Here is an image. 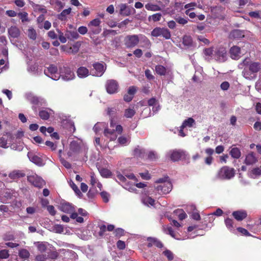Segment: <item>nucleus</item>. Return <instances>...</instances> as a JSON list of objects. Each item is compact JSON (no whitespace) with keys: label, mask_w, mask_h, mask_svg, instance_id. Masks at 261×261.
<instances>
[{"label":"nucleus","mask_w":261,"mask_h":261,"mask_svg":"<svg viewBox=\"0 0 261 261\" xmlns=\"http://www.w3.org/2000/svg\"><path fill=\"white\" fill-rule=\"evenodd\" d=\"M90 178V184L93 186H94L98 182L94 173L91 174Z\"/></svg>","instance_id":"61"},{"label":"nucleus","mask_w":261,"mask_h":261,"mask_svg":"<svg viewBox=\"0 0 261 261\" xmlns=\"http://www.w3.org/2000/svg\"><path fill=\"white\" fill-rule=\"evenodd\" d=\"M155 70L156 72L160 75H164L167 73L166 68L161 65H158L155 66Z\"/></svg>","instance_id":"35"},{"label":"nucleus","mask_w":261,"mask_h":261,"mask_svg":"<svg viewBox=\"0 0 261 261\" xmlns=\"http://www.w3.org/2000/svg\"><path fill=\"white\" fill-rule=\"evenodd\" d=\"M9 254L8 250L4 249L0 251V258L1 259H7L9 257Z\"/></svg>","instance_id":"53"},{"label":"nucleus","mask_w":261,"mask_h":261,"mask_svg":"<svg viewBox=\"0 0 261 261\" xmlns=\"http://www.w3.org/2000/svg\"><path fill=\"white\" fill-rule=\"evenodd\" d=\"M243 63L246 65L242 71L243 76L247 80H251L255 78V74L261 69V65L259 62H248L245 59Z\"/></svg>","instance_id":"2"},{"label":"nucleus","mask_w":261,"mask_h":261,"mask_svg":"<svg viewBox=\"0 0 261 261\" xmlns=\"http://www.w3.org/2000/svg\"><path fill=\"white\" fill-rule=\"evenodd\" d=\"M57 32L58 33V37L61 42L62 43H66L67 42V38L65 36V34H64V33L59 30H57Z\"/></svg>","instance_id":"43"},{"label":"nucleus","mask_w":261,"mask_h":261,"mask_svg":"<svg viewBox=\"0 0 261 261\" xmlns=\"http://www.w3.org/2000/svg\"><path fill=\"white\" fill-rule=\"evenodd\" d=\"M142 202L147 206L153 205L154 204V200L148 196H145L142 199Z\"/></svg>","instance_id":"33"},{"label":"nucleus","mask_w":261,"mask_h":261,"mask_svg":"<svg viewBox=\"0 0 261 261\" xmlns=\"http://www.w3.org/2000/svg\"><path fill=\"white\" fill-rule=\"evenodd\" d=\"M174 213L176 215L178 216V218L181 220L185 219L187 217L186 214L181 209H177L174 211Z\"/></svg>","instance_id":"39"},{"label":"nucleus","mask_w":261,"mask_h":261,"mask_svg":"<svg viewBox=\"0 0 261 261\" xmlns=\"http://www.w3.org/2000/svg\"><path fill=\"white\" fill-rule=\"evenodd\" d=\"M100 175L103 177H109L111 175V171L108 169L101 168L99 170Z\"/></svg>","instance_id":"42"},{"label":"nucleus","mask_w":261,"mask_h":261,"mask_svg":"<svg viewBox=\"0 0 261 261\" xmlns=\"http://www.w3.org/2000/svg\"><path fill=\"white\" fill-rule=\"evenodd\" d=\"M147 241H148L147 245L148 247H151L153 245H154L158 248H162L163 246L162 243L156 238L151 237L148 238Z\"/></svg>","instance_id":"24"},{"label":"nucleus","mask_w":261,"mask_h":261,"mask_svg":"<svg viewBox=\"0 0 261 261\" xmlns=\"http://www.w3.org/2000/svg\"><path fill=\"white\" fill-rule=\"evenodd\" d=\"M195 124V121L192 118H189L185 120L181 126L182 128L186 127H191Z\"/></svg>","instance_id":"28"},{"label":"nucleus","mask_w":261,"mask_h":261,"mask_svg":"<svg viewBox=\"0 0 261 261\" xmlns=\"http://www.w3.org/2000/svg\"><path fill=\"white\" fill-rule=\"evenodd\" d=\"M175 19L177 22L182 25H184L188 22V18H185L181 17H177Z\"/></svg>","instance_id":"56"},{"label":"nucleus","mask_w":261,"mask_h":261,"mask_svg":"<svg viewBox=\"0 0 261 261\" xmlns=\"http://www.w3.org/2000/svg\"><path fill=\"white\" fill-rule=\"evenodd\" d=\"M77 75L80 78H85L90 74L89 70L85 67H80L77 70Z\"/></svg>","instance_id":"25"},{"label":"nucleus","mask_w":261,"mask_h":261,"mask_svg":"<svg viewBox=\"0 0 261 261\" xmlns=\"http://www.w3.org/2000/svg\"><path fill=\"white\" fill-rule=\"evenodd\" d=\"M162 14L161 13H156L151 16H149L148 19L150 20V19H152L153 21L156 22L160 20Z\"/></svg>","instance_id":"50"},{"label":"nucleus","mask_w":261,"mask_h":261,"mask_svg":"<svg viewBox=\"0 0 261 261\" xmlns=\"http://www.w3.org/2000/svg\"><path fill=\"white\" fill-rule=\"evenodd\" d=\"M106 89L107 92L110 94H113L118 92V83L114 80H107L106 83Z\"/></svg>","instance_id":"9"},{"label":"nucleus","mask_w":261,"mask_h":261,"mask_svg":"<svg viewBox=\"0 0 261 261\" xmlns=\"http://www.w3.org/2000/svg\"><path fill=\"white\" fill-rule=\"evenodd\" d=\"M24 174L19 170H15L9 174V177L12 179H17L19 177H23Z\"/></svg>","instance_id":"32"},{"label":"nucleus","mask_w":261,"mask_h":261,"mask_svg":"<svg viewBox=\"0 0 261 261\" xmlns=\"http://www.w3.org/2000/svg\"><path fill=\"white\" fill-rule=\"evenodd\" d=\"M18 16L20 18V19L21 20V21L22 22H28L29 21V18H28V14L27 12H20L18 13Z\"/></svg>","instance_id":"45"},{"label":"nucleus","mask_w":261,"mask_h":261,"mask_svg":"<svg viewBox=\"0 0 261 261\" xmlns=\"http://www.w3.org/2000/svg\"><path fill=\"white\" fill-rule=\"evenodd\" d=\"M137 88L135 86H130L129 87L127 91V93L134 97V95L136 93Z\"/></svg>","instance_id":"63"},{"label":"nucleus","mask_w":261,"mask_h":261,"mask_svg":"<svg viewBox=\"0 0 261 261\" xmlns=\"http://www.w3.org/2000/svg\"><path fill=\"white\" fill-rule=\"evenodd\" d=\"M229 38L231 39H240L244 36L243 32L239 30H235L230 32Z\"/></svg>","instance_id":"26"},{"label":"nucleus","mask_w":261,"mask_h":261,"mask_svg":"<svg viewBox=\"0 0 261 261\" xmlns=\"http://www.w3.org/2000/svg\"><path fill=\"white\" fill-rule=\"evenodd\" d=\"M225 224L226 225V226L229 230H230V231L233 230V220H232L230 218H226L225 220Z\"/></svg>","instance_id":"48"},{"label":"nucleus","mask_w":261,"mask_h":261,"mask_svg":"<svg viewBox=\"0 0 261 261\" xmlns=\"http://www.w3.org/2000/svg\"><path fill=\"white\" fill-rule=\"evenodd\" d=\"M9 38H17L20 35V31L19 28L16 26H11L8 30Z\"/></svg>","instance_id":"20"},{"label":"nucleus","mask_w":261,"mask_h":261,"mask_svg":"<svg viewBox=\"0 0 261 261\" xmlns=\"http://www.w3.org/2000/svg\"><path fill=\"white\" fill-rule=\"evenodd\" d=\"M71 11V8H70L64 10L60 14L58 15V19L62 21L65 20L66 19L67 16L70 14Z\"/></svg>","instance_id":"29"},{"label":"nucleus","mask_w":261,"mask_h":261,"mask_svg":"<svg viewBox=\"0 0 261 261\" xmlns=\"http://www.w3.org/2000/svg\"><path fill=\"white\" fill-rule=\"evenodd\" d=\"M230 57L233 60L239 59L244 54L241 48L237 46H233L229 50Z\"/></svg>","instance_id":"15"},{"label":"nucleus","mask_w":261,"mask_h":261,"mask_svg":"<svg viewBox=\"0 0 261 261\" xmlns=\"http://www.w3.org/2000/svg\"><path fill=\"white\" fill-rule=\"evenodd\" d=\"M125 45L128 48L134 47L136 46L139 41L143 43L144 44L141 47L149 48L151 43L149 40L144 35L142 34L128 35L125 38Z\"/></svg>","instance_id":"3"},{"label":"nucleus","mask_w":261,"mask_h":261,"mask_svg":"<svg viewBox=\"0 0 261 261\" xmlns=\"http://www.w3.org/2000/svg\"><path fill=\"white\" fill-rule=\"evenodd\" d=\"M44 74L54 80H58L60 77V72L58 71L57 67L54 65H49L44 70Z\"/></svg>","instance_id":"6"},{"label":"nucleus","mask_w":261,"mask_h":261,"mask_svg":"<svg viewBox=\"0 0 261 261\" xmlns=\"http://www.w3.org/2000/svg\"><path fill=\"white\" fill-rule=\"evenodd\" d=\"M70 185L78 196L81 197L82 195V194L79 189L77 186L72 181L70 182Z\"/></svg>","instance_id":"46"},{"label":"nucleus","mask_w":261,"mask_h":261,"mask_svg":"<svg viewBox=\"0 0 261 261\" xmlns=\"http://www.w3.org/2000/svg\"><path fill=\"white\" fill-rule=\"evenodd\" d=\"M221 89L222 90L225 91L228 89L229 87V84L228 82H223L220 85Z\"/></svg>","instance_id":"64"},{"label":"nucleus","mask_w":261,"mask_h":261,"mask_svg":"<svg viewBox=\"0 0 261 261\" xmlns=\"http://www.w3.org/2000/svg\"><path fill=\"white\" fill-rule=\"evenodd\" d=\"M214 50L212 48H206L204 50V54L206 56L208 57V58H214Z\"/></svg>","instance_id":"51"},{"label":"nucleus","mask_w":261,"mask_h":261,"mask_svg":"<svg viewBox=\"0 0 261 261\" xmlns=\"http://www.w3.org/2000/svg\"><path fill=\"white\" fill-rule=\"evenodd\" d=\"M59 208L61 211L71 215L75 211L74 206L68 202L61 203Z\"/></svg>","instance_id":"17"},{"label":"nucleus","mask_w":261,"mask_h":261,"mask_svg":"<svg viewBox=\"0 0 261 261\" xmlns=\"http://www.w3.org/2000/svg\"><path fill=\"white\" fill-rule=\"evenodd\" d=\"M119 7L120 8V13L121 14L128 15V13L125 12V10L127 8V6L125 4H121L119 5Z\"/></svg>","instance_id":"60"},{"label":"nucleus","mask_w":261,"mask_h":261,"mask_svg":"<svg viewBox=\"0 0 261 261\" xmlns=\"http://www.w3.org/2000/svg\"><path fill=\"white\" fill-rule=\"evenodd\" d=\"M248 175L252 178H257L261 175V162L257 164V166L252 168L248 172Z\"/></svg>","instance_id":"19"},{"label":"nucleus","mask_w":261,"mask_h":261,"mask_svg":"<svg viewBox=\"0 0 261 261\" xmlns=\"http://www.w3.org/2000/svg\"><path fill=\"white\" fill-rule=\"evenodd\" d=\"M230 154L231 157L234 159H239L241 155V153L240 150L237 147L232 148L230 151Z\"/></svg>","instance_id":"31"},{"label":"nucleus","mask_w":261,"mask_h":261,"mask_svg":"<svg viewBox=\"0 0 261 261\" xmlns=\"http://www.w3.org/2000/svg\"><path fill=\"white\" fill-rule=\"evenodd\" d=\"M110 127V128H107V124L105 122H97L94 126L93 129L96 134L103 129L105 136L110 141H114L117 138L118 134H120L122 132L123 128L121 125H117L112 119L111 120Z\"/></svg>","instance_id":"1"},{"label":"nucleus","mask_w":261,"mask_h":261,"mask_svg":"<svg viewBox=\"0 0 261 261\" xmlns=\"http://www.w3.org/2000/svg\"><path fill=\"white\" fill-rule=\"evenodd\" d=\"M80 149V146L78 142L75 141H72L70 144L69 150L68 152L69 156H71L73 153L77 152Z\"/></svg>","instance_id":"21"},{"label":"nucleus","mask_w":261,"mask_h":261,"mask_svg":"<svg viewBox=\"0 0 261 261\" xmlns=\"http://www.w3.org/2000/svg\"><path fill=\"white\" fill-rule=\"evenodd\" d=\"M144 153V150L139 147H137L134 150V154L137 156H142Z\"/></svg>","instance_id":"59"},{"label":"nucleus","mask_w":261,"mask_h":261,"mask_svg":"<svg viewBox=\"0 0 261 261\" xmlns=\"http://www.w3.org/2000/svg\"><path fill=\"white\" fill-rule=\"evenodd\" d=\"M232 216L237 220L240 221L247 217V213L245 211H237L232 213Z\"/></svg>","instance_id":"23"},{"label":"nucleus","mask_w":261,"mask_h":261,"mask_svg":"<svg viewBox=\"0 0 261 261\" xmlns=\"http://www.w3.org/2000/svg\"><path fill=\"white\" fill-rule=\"evenodd\" d=\"M101 21L98 18H95L90 22L88 24L89 27L98 28L100 27Z\"/></svg>","instance_id":"41"},{"label":"nucleus","mask_w":261,"mask_h":261,"mask_svg":"<svg viewBox=\"0 0 261 261\" xmlns=\"http://www.w3.org/2000/svg\"><path fill=\"white\" fill-rule=\"evenodd\" d=\"M136 113V111L134 108H129L125 110L124 116L126 118H129L133 117Z\"/></svg>","instance_id":"36"},{"label":"nucleus","mask_w":261,"mask_h":261,"mask_svg":"<svg viewBox=\"0 0 261 261\" xmlns=\"http://www.w3.org/2000/svg\"><path fill=\"white\" fill-rule=\"evenodd\" d=\"M19 256L22 258H27L30 256V252L27 249H22L19 251Z\"/></svg>","instance_id":"44"},{"label":"nucleus","mask_w":261,"mask_h":261,"mask_svg":"<svg viewBox=\"0 0 261 261\" xmlns=\"http://www.w3.org/2000/svg\"><path fill=\"white\" fill-rule=\"evenodd\" d=\"M27 35L28 37L33 40H36L37 38V33L36 30L32 27H29Z\"/></svg>","instance_id":"34"},{"label":"nucleus","mask_w":261,"mask_h":261,"mask_svg":"<svg viewBox=\"0 0 261 261\" xmlns=\"http://www.w3.org/2000/svg\"><path fill=\"white\" fill-rule=\"evenodd\" d=\"M115 236L118 237L122 236L124 234V230L120 228H117L115 230Z\"/></svg>","instance_id":"62"},{"label":"nucleus","mask_w":261,"mask_h":261,"mask_svg":"<svg viewBox=\"0 0 261 261\" xmlns=\"http://www.w3.org/2000/svg\"><path fill=\"white\" fill-rule=\"evenodd\" d=\"M259 162L260 161L256 154L250 151L245 155L244 164L248 166H253L259 163Z\"/></svg>","instance_id":"7"},{"label":"nucleus","mask_w":261,"mask_h":261,"mask_svg":"<svg viewBox=\"0 0 261 261\" xmlns=\"http://www.w3.org/2000/svg\"><path fill=\"white\" fill-rule=\"evenodd\" d=\"M183 44L188 47L192 45V39L191 37L189 36H185L182 39Z\"/></svg>","instance_id":"38"},{"label":"nucleus","mask_w":261,"mask_h":261,"mask_svg":"<svg viewBox=\"0 0 261 261\" xmlns=\"http://www.w3.org/2000/svg\"><path fill=\"white\" fill-rule=\"evenodd\" d=\"M28 71L32 74L37 73L38 72V65L36 64L29 65Z\"/></svg>","instance_id":"40"},{"label":"nucleus","mask_w":261,"mask_h":261,"mask_svg":"<svg viewBox=\"0 0 261 261\" xmlns=\"http://www.w3.org/2000/svg\"><path fill=\"white\" fill-rule=\"evenodd\" d=\"M118 141L121 145H126L129 142V139L125 137L121 136L118 138Z\"/></svg>","instance_id":"55"},{"label":"nucleus","mask_w":261,"mask_h":261,"mask_svg":"<svg viewBox=\"0 0 261 261\" xmlns=\"http://www.w3.org/2000/svg\"><path fill=\"white\" fill-rule=\"evenodd\" d=\"M151 36L155 37L162 36L166 39H169L171 37L170 31L165 28L156 27L151 32Z\"/></svg>","instance_id":"8"},{"label":"nucleus","mask_w":261,"mask_h":261,"mask_svg":"<svg viewBox=\"0 0 261 261\" xmlns=\"http://www.w3.org/2000/svg\"><path fill=\"white\" fill-rule=\"evenodd\" d=\"M38 27L40 28V29H42V28H44L45 30H49L50 27H51V23L49 21H45L44 22V24L43 25H42V24H39L38 25Z\"/></svg>","instance_id":"57"},{"label":"nucleus","mask_w":261,"mask_h":261,"mask_svg":"<svg viewBox=\"0 0 261 261\" xmlns=\"http://www.w3.org/2000/svg\"><path fill=\"white\" fill-rule=\"evenodd\" d=\"M214 58L221 62L226 59V51L225 48L220 47L216 48L214 51Z\"/></svg>","instance_id":"13"},{"label":"nucleus","mask_w":261,"mask_h":261,"mask_svg":"<svg viewBox=\"0 0 261 261\" xmlns=\"http://www.w3.org/2000/svg\"><path fill=\"white\" fill-rule=\"evenodd\" d=\"M155 183L159 184L154 187L155 191L159 195L167 194L172 190V184L168 177L160 178L156 181Z\"/></svg>","instance_id":"4"},{"label":"nucleus","mask_w":261,"mask_h":261,"mask_svg":"<svg viewBox=\"0 0 261 261\" xmlns=\"http://www.w3.org/2000/svg\"><path fill=\"white\" fill-rule=\"evenodd\" d=\"M65 36L67 39L70 40H74L77 39L79 37L78 33L76 31H66Z\"/></svg>","instance_id":"27"},{"label":"nucleus","mask_w":261,"mask_h":261,"mask_svg":"<svg viewBox=\"0 0 261 261\" xmlns=\"http://www.w3.org/2000/svg\"><path fill=\"white\" fill-rule=\"evenodd\" d=\"M28 180L35 187L38 188H41L45 185L44 180L35 173L28 175Z\"/></svg>","instance_id":"10"},{"label":"nucleus","mask_w":261,"mask_h":261,"mask_svg":"<svg viewBox=\"0 0 261 261\" xmlns=\"http://www.w3.org/2000/svg\"><path fill=\"white\" fill-rule=\"evenodd\" d=\"M35 245L37 248L38 250L41 253L45 252L46 250V245L45 243L43 242H35Z\"/></svg>","instance_id":"37"},{"label":"nucleus","mask_w":261,"mask_h":261,"mask_svg":"<svg viewBox=\"0 0 261 261\" xmlns=\"http://www.w3.org/2000/svg\"><path fill=\"white\" fill-rule=\"evenodd\" d=\"M235 174V171L233 168L224 166L221 168L218 172L217 178L219 179H230Z\"/></svg>","instance_id":"5"},{"label":"nucleus","mask_w":261,"mask_h":261,"mask_svg":"<svg viewBox=\"0 0 261 261\" xmlns=\"http://www.w3.org/2000/svg\"><path fill=\"white\" fill-rule=\"evenodd\" d=\"M163 254L167 257L169 260H171L173 259V254L171 251L166 250L163 252Z\"/></svg>","instance_id":"58"},{"label":"nucleus","mask_w":261,"mask_h":261,"mask_svg":"<svg viewBox=\"0 0 261 261\" xmlns=\"http://www.w3.org/2000/svg\"><path fill=\"white\" fill-rule=\"evenodd\" d=\"M164 231L165 233L169 234L172 237L176 239H178V238H176L175 234L171 227H168L167 228L165 229Z\"/></svg>","instance_id":"54"},{"label":"nucleus","mask_w":261,"mask_h":261,"mask_svg":"<svg viewBox=\"0 0 261 261\" xmlns=\"http://www.w3.org/2000/svg\"><path fill=\"white\" fill-rule=\"evenodd\" d=\"M28 157L29 158L30 161L32 163L35 164L36 165L42 166L44 165L43 161L42 159L39 156V155L32 152H29L28 153Z\"/></svg>","instance_id":"18"},{"label":"nucleus","mask_w":261,"mask_h":261,"mask_svg":"<svg viewBox=\"0 0 261 261\" xmlns=\"http://www.w3.org/2000/svg\"><path fill=\"white\" fill-rule=\"evenodd\" d=\"M54 114V111L52 110L47 108L40 111L39 113V115L42 119L47 120L49 118L50 115H52Z\"/></svg>","instance_id":"22"},{"label":"nucleus","mask_w":261,"mask_h":261,"mask_svg":"<svg viewBox=\"0 0 261 261\" xmlns=\"http://www.w3.org/2000/svg\"><path fill=\"white\" fill-rule=\"evenodd\" d=\"M93 69L91 70L90 74L95 76H102L106 69V67L105 65L100 63L93 64Z\"/></svg>","instance_id":"11"},{"label":"nucleus","mask_w":261,"mask_h":261,"mask_svg":"<svg viewBox=\"0 0 261 261\" xmlns=\"http://www.w3.org/2000/svg\"><path fill=\"white\" fill-rule=\"evenodd\" d=\"M249 15L253 18L261 19V11H253L249 13Z\"/></svg>","instance_id":"52"},{"label":"nucleus","mask_w":261,"mask_h":261,"mask_svg":"<svg viewBox=\"0 0 261 261\" xmlns=\"http://www.w3.org/2000/svg\"><path fill=\"white\" fill-rule=\"evenodd\" d=\"M145 7L147 10L151 11H158L161 10V8L159 6L151 3L146 4Z\"/></svg>","instance_id":"30"},{"label":"nucleus","mask_w":261,"mask_h":261,"mask_svg":"<svg viewBox=\"0 0 261 261\" xmlns=\"http://www.w3.org/2000/svg\"><path fill=\"white\" fill-rule=\"evenodd\" d=\"M171 160L174 162L177 161L180 159H185L188 153L185 150H173L168 153Z\"/></svg>","instance_id":"12"},{"label":"nucleus","mask_w":261,"mask_h":261,"mask_svg":"<svg viewBox=\"0 0 261 261\" xmlns=\"http://www.w3.org/2000/svg\"><path fill=\"white\" fill-rule=\"evenodd\" d=\"M27 99L31 103L35 105H43L46 103V100L41 97L35 96L33 94L29 93L26 94Z\"/></svg>","instance_id":"16"},{"label":"nucleus","mask_w":261,"mask_h":261,"mask_svg":"<svg viewBox=\"0 0 261 261\" xmlns=\"http://www.w3.org/2000/svg\"><path fill=\"white\" fill-rule=\"evenodd\" d=\"M61 77L64 81H69L74 79V74L69 68L64 67L60 72Z\"/></svg>","instance_id":"14"},{"label":"nucleus","mask_w":261,"mask_h":261,"mask_svg":"<svg viewBox=\"0 0 261 261\" xmlns=\"http://www.w3.org/2000/svg\"><path fill=\"white\" fill-rule=\"evenodd\" d=\"M70 218L72 219H75L76 221L78 223H81L84 222L83 218L78 216L77 213L75 211L70 215Z\"/></svg>","instance_id":"47"},{"label":"nucleus","mask_w":261,"mask_h":261,"mask_svg":"<svg viewBox=\"0 0 261 261\" xmlns=\"http://www.w3.org/2000/svg\"><path fill=\"white\" fill-rule=\"evenodd\" d=\"M158 157V153L154 151H150L148 153V159L151 161H155Z\"/></svg>","instance_id":"49"}]
</instances>
